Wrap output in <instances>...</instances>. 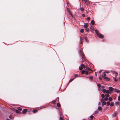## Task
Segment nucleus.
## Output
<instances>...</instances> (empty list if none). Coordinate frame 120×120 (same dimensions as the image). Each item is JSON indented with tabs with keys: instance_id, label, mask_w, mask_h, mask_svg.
I'll return each mask as SVG.
<instances>
[{
	"instance_id": "nucleus-44",
	"label": "nucleus",
	"mask_w": 120,
	"mask_h": 120,
	"mask_svg": "<svg viewBox=\"0 0 120 120\" xmlns=\"http://www.w3.org/2000/svg\"><path fill=\"white\" fill-rule=\"evenodd\" d=\"M68 12L69 14L70 15H71L72 16V15L71 14V13L70 11H68Z\"/></svg>"
},
{
	"instance_id": "nucleus-55",
	"label": "nucleus",
	"mask_w": 120,
	"mask_h": 120,
	"mask_svg": "<svg viewBox=\"0 0 120 120\" xmlns=\"http://www.w3.org/2000/svg\"><path fill=\"white\" fill-rule=\"evenodd\" d=\"M95 75L96 76H97V73L96 72H95Z\"/></svg>"
},
{
	"instance_id": "nucleus-57",
	"label": "nucleus",
	"mask_w": 120,
	"mask_h": 120,
	"mask_svg": "<svg viewBox=\"0 0 120 120\" xmlns=\"http://www.w3.org/2000/svg\"><path fill=\"white\" fill-rule=\"evenodd\" d=\"M67 5L68 6V4H69V2H67Z\"/></svg>"
},
{
	"instance_id": "nucleus-45",
	"label": "nucleus",
	"mask_w": 120,
	"mask_h": 120,
	"mask_svg": "<svg viewBox=\"0 0 120 120\" xmlns=\"http://www.w3.org/2000/svg\"><path fill=\"white\" fill-rule=\"evenodd\" d=\"M60 120H64L62 117H60Z\"/></svg>"
},
{
	"instance_id": "nucleus-25",
	"label": "nucleus",
	"mask_w": 120,
	"mask_h": 120,
	"mask_svg": "<svg viewBox=\"0 0 120 120\" xmlns=\"http://www.w3.org/2000/svg\"><path fill=\"white\" fill-rule=\"evenodd\" d=\"M97 86L99 88H100L101 86V85L100 83H98L97 84Z\"/></svg>"
},
{
	"instance_id": "nucleus-36",
	"label": "nucleus",
	"mask_w": 120,
	"mask_h": 120,
	"mask_svg": "<svg viewBox=\"0 0 120 120\" xmlns=\"http://www.w3.org/2000/svg\"><path fill=\"white\" fill-rule=\"evenodd\" d=\"M90 30H93L94 29V27L92 26H91L90 27Z\"/></svg>"
},
{
	"instance_id": "nucleus-42",
	"label": "nucleus",
	"mask_w": 120,
	"mask_h": 120,
	"mask_svg": "<svg viewBox=\"0 0 120 120\" xmlns=\"http://www.w3.org/2000/svg\"><path fill=\"white\" fill-rule=\"evenodd\" d=\"M105 73H109L110 72V71H106L105 72Z\"/></svg>"
},
{
	"instance_id": "nucleus-40",
	"label": "nucleus",
	"mask_w": 120,
	"mask_h": 120,
	"mask_svg": "<svg viewBox=\"0 0 120 120\" xmlns=\"http://www.w3.org/2000/svg\"><path fill=\"white\" fill-rule=\"evenodd\" d=\"M74 79H71L69 81V82H71Z\"/></svg>"
},
{
	"instance_id": "nucleus-28",
	"label": "nucleus",
	"mask_w": 120,
	"mask_h": 120,
	"mask_svg": "<svg viewBox=\"0 0 120 120\" xmlns=\"http://www.w3.org/2000/svg\"><path fill=\"white\" fill-rule=\"evenodd\" d=\"M113 79L114 80L115 82H117V80L116 79V78L115 77H113Z\"/></svg>"
},
{
	"instance_id": "nucleus-17",
	"label": "nucleus",
	"mask_w": 120,
	"mask_h": 120,
	"mask_svg": "<svg viewBox=\"0 0 120 120\" xmlns=\"http://www.w3.org/2000/svg\"><path fill=\"white\" fill-rule=\"evenodd\" d=\"M37 111V110L36 109H33L32 110V112L33 113H35Z\"/></svg>"
},
{
	"instance_id": "nucleus-1",
	"label": "nucleus",
	"mask_w": 120,
	"mask_h": 120,
	"mask_svg": "<svg viewBox=\"0 0 120 120\" xmlns=\"http://www.w3.org/2000/svg\"><path fill=\"white\" fill-rule=\"evenodd\" d=\"M95 32L97 36L99 38H104L103 36L101 34L99 33L97 29L95 30Z\"/></svg>"
},
{
	"instance_id": "nucleus-32",
	"label": "nucleus",
	"mask_w": 120,
	"mask_h": 120,
	"mask_svg": "<svg viewBox=\"0 0 120 120\" xmlns=\"http://www.w3.org/2000/svg\"><path fill=\"white\" fill-rule=\"evenodd\" d=\"M102 104H103L104 105H105L106 104V101H104V102H103L102 103Z\"/></svg>"
},
{
	"instance_id": "nucleus-12",
	"label": "nucleus",
	"mask_w": 120,
	"mask_h": 120,
	"mask_svg": "<svg viewBox=\"0 0 120 120\" xmlns=\"http://www.w3.org/2000/svg\"><path fill=\"white\" fill-rule=\"evenodd\" d=\"M91 23L92 25H94L95 24L94 21V20H92L91 22Z\"/></svg>"
},
{
	"instance_id": "nucleus-38",
	"label": "nucleus",
	"mask_w": 120,
	"mask_h": 120,
	"mask_svg": "<svg viewBox=\"0 0 120 120\" xmlns=\"http://www.w3.org/2000/svg\"><path fill=\"white\" fill-rule=\"evenodd\" d=\"M15 112L16 113H19V111L18 110H16L15 111Z\"/></svg>"
},
{
	"instance_id": "nucleus-16",
	"label": "nucleus",
	"mask_w": 120,
	"mask_h": 120,
	"mask_svg": "<svg viewBox=\"0 0 120 120\" xmlns=\"http://www.w3.org/2000/svg\"><path fill=\"white\" fill-rule=\"evenodd\" d=\"M114 105V103L113 102H112L111 103L110 105L112 107Z\"/></svg>"
},
{
	"instance_id": "nucleus-18",
	"label": "nucleus",
	"mask_w": 120,
	"mask_h": 120,
	"mask_svg": "<svg viewBox=\"0 0 120 120\" xmlns=\"http://www.w3.org/2000/svg\"><path fill=\"white\" fill-rule=\"evenodd\" d=\"M112 98L111 97H109V100L110 101H111L112 100Z\"/></svg>"
},
{
	"instance_id": "nucleus-58",
	"label": "nucleus",
	"mask_w": 120,
	"mask_h": 120,
	"mask_svg": "<svg viewBox=\"0 0 120 120\" xmlns=\"http://www.w3.org/2000/svg\"><path fill=\"white\" fill-rule=\"evenodd\" d=\"M101 103H100V102H99V103H98V105H100L101 104Z\"/></svg>"
},
{
	"instance_id": "nucleus-60",
	"label": "nucleus",
	"mask_w": 120,
	"mask_h": 120,
	"mask_svg": "<svg viewBox=\"0 0 120 120\" xmlns=\"http://www.w3.org/2000/svg\"><path fill=\"white\" fill-rule=\"evenodd\" d=\"M86 12L87 13H88V11H87L86 10Z\"/></svg>"
},
{
	"instance_id": "nucleus-39",
	"label": "nucleus",
	"mask_w": 120,
	"mask_h": 120,
	"mask_svg": "<svg viewBox=\"0 0 120 120\" xmlns=\"http://www.w3.org/2000/svg\"><path fill=\"white\" fill-rule=\"evenodd\" d=\"M98 110H96L95 111V114H97L98 113Z\"/></svg>"
},
{
	"instance_id": "nucleus-21",
	"label": "nucleus",
	"mask_w": 120,
	"mask_h": 120,
	"mask_svg": "<svg viewBox=\"0 0 120 120\" xmlns=\"http://www.w3.org/2000/svg\"><path fill=\"white\" fill-rule=\"evenodd\" d=\"M57 106L58 107H60V103H57Z\"/></svg>"
},
{
	"instance_id": "nucleus-6",
	"label": "nucleus",
	"mask_w": 120,
	"mask_h": 120,
	"mask_svg": "<svg viewBox=\"0 0 120 120\" xmlns=\"http://www.w3.org/2000/svg\"><path fill=\"white\" fill-rule=\"evenodd\" d=\"M109 89L110 91H113L114 88H112V87L110 86L109 87Z\"/></svg>"
},
{
	"instance_id": "nucleus-14",
	"label": "nucleus",
	"mask_w": 120,
	"mask_h": 120,
	"mask_svg": "<svg viewBox=\"0 0 120 120\" xmlns=\"http://www.w3.org/2000/svg\"><path fill=\"white\" fill-rule=\"evenodd\" d=\"M85 71L83 70L81 71V73L82 74H85Z\"/></svg>"
},
{
	"instance_id": "nucleus-22",
	"label": "nucleus",
	"mask_w": 120,
	"mask_h": 120,
	"mask_svg": "<svg viewBox=\"0 0 120 120\" xmlns=\"http://www.w3.org/2000/svg\"><path fill=\"white\" fill-rule=\"evenodd\" d=\"M104 100L105 101H107L108 100V98L105 97L104 99Z\"/></svg>"
},
{
	"instance_id": "nucleus-11",
	"label": "nucleus",
	"mask_w": 120,
	"mask_h": 120,
	"mask_svg": "<svg viewBox=\"0 0 120 120\" xmlns=\"http://www.w3.org/2000/svg\"><path fill=\"white\" fill-rule=\"evenodd\" d=\"M98 109L99 111H100L102 109V108L100 106H99L98 107Z\"/></svg>"
},
{
	"instance_id": "nucleus-31",
	"label": "nucleus",
	"mask_w": 120,
	"mask_h": 120,
	"mask_svg": "<svg viewBox=\"0 0 120 120\" xmlns=\"http://www.w3.org/2000/svg\"><path fill=\"white\" fill-rule=\"evenodd\" d=\"M80 10L81 11H82L84 10V9L83 7H81L80 8Z\"/></svg>"
},
{
	"instance_id": "nucleus-19",
	"label": "nucleus",
	"mask_w": 120,
	"mask_h": 120,
	"mask_svg": "<svg viewBox=\"0 0 120 120\" xmlns=\"http://www.w3.org/2000/svg\"><path fill=\"white\" fill-rule=\"evenodd\" d=\"M107 106H109L110 105V102L109 101H107Z\"/></svg>"
},
{
	"instance_id": "nucleus-10",
	"label": "nucleus",
	"mask_w": 120,
	"mask_h": 120,
	"mask_svg": "<svg viewBox=\"0 0 120 120\" xmlns=\"http://www.w3.org/2000/svg\"><path fill=\"white\" fill-rule=\"evenodd\" d=\"M84 0L87 4H89V2L88 0Z\"/></svg>"
},
{
	"instance_id": "nucleus-54",
	"label": "nucleus",
	"mask_w": 120,
	"mask_h": 120,
	"mask_svg": "<svg viewBox=\"0 0 120 120\" xmlns=\"http://www.w3.org/2000/svg\"><path fill=\"white\" fill-rule=\"evenodd\" d=\"M52 102H53V104H54L55 103V100H53V101H52Z\"/></svg>"
},
{
	"instance_id": "nucleus-30",
	"label": "nucleus",
	"mask_w": 120,
	"mask_h": 120,
	"mask_svg": "<svg viewBox=\"0 0 120 120\" xmlns=\"http://www.w3.org/2000/svg\"><path fill=\"white\" fill-rule=\"evenodd\" d=\"M106 93H109V90H106Z\"/></svg>"
},
{
	"instance_id": "nucleus-35",
	"label": "nucleus",
	"mask_w": 120,
	"mask_h": 120,
	"mask_svg": "<svg viewBox=\"0 0 120 120\" xmlns=\"http://www.w3.org/2000/svg\"><path fill=\"white\" fill-rule=\"evenodd\" d=\"M104 99H103V98H102V99H101V103H102L103 102H104Z\"/></svg>"
},
{
	"instance_id": "nucleus-51",
	"label": "nucleus",
	"mask_w": 120,
	"mask_h": 120,
	"mask_svg": "<svg viewBox=\"0 0 120 120\" xmlns=\"http://www.w3.org/2000/svg\"><path fill=\"white\" fill-rule=\"evenodd\" d=\"M105 88V87L104 86H101V88L102 89H103Z\"/></svg>"
},
{
	"instance_id": "nucleus-50",
	"label": "nucleus",
	"mask_w": 120,
	"mask_h": 120,
	"mask_svg": "<svg viewBox=\"0 0 120 120\" xmlns=\"http://www.w3.org/2000/svg\"><path fill=\"white\" fill-rule=\"evenodd\" d=\"M82 16L83 17H85V15L84 14H82Z\"/></svg>"
},
{
	"instance_id": "nucleus-62",
	"label": "nucleus",
	"mask_w": 120,
	"mask_h": 120,
	"mask_svg": "<svg viewBox=\"0 0 120 120\" xmlns=\"http://www.w3.org/2000/svg\"><path fill=\"white\" fill-rule=\"evenodd\" d=\"M104 105L103 104H102V106H104Z\"/></svg>"
},
{
	"instance_id": "nucleus-34",
	"label": "nucleus",
	"mask_w": 120,
	"mask_h": 120,
	"mask_svg": "<svg viewBox=\"0 0 120 120\" xmlns=\"http://www.w3.org/2000/svg\"><path fill=\"white\" fill-rule=\"evenodd\" d=\"M79 69L80 70H82V66H79Z\"/></svg>"
},
{
	"instance_id": "nucleus-63",
	"label": "nucleus",
	"mask_w": 120,
	"mask_h": 120,
	"mask_svg": "<svg viewBox=\"0 0 120 120\" xmlns=\"http://www.w3.org/2000/svg\"><path fill=\"white\" fill-rule=\"evenodd\" d=\"M6 120H9V119H8V118H7L6 119Z\"/></svg>"
},
{
	"instance_id": "nucleus-26",
	"label": "nucleus",
	"mask_w": 120,
	"mask_h": 120,
	"mask_svg": "<svg viewBox=\"0 0 120 120\" xmlns=\"http://www.w3.org/2000/svg\"><path fill=\"white\" fill-rule=\"evenodd\" d=\"M105 95L104 94H101V97L102 98H103L105 97Z\"/></svg>"
},
{
	"instance_id": "nucleus-15",
	"label": "nucleus",
	"mask_w": 120,
	"mask_h": 120,
	"mask_svg": "<svg viewBox=\"0 0 120 120\" xmlns=\"http://www.w3.org/2000/svg\"><path fill=\"white\" fill-rule=\"evenodd\" d=\"M86 31L87 32H89L90 31V29L89 28H86L85 29Z\"/></svg>"
},
{
	"instance_id": "nucleus-13",
	"label": "nucleus",
	"mask_w": 120,
	"mask_h": 120,
	"mask_svg": "<svg viewBox=\"0 0 120 120\" xmlns=\"http://www.w3.org/2000/svg\"><path fill=\"white\" fill-rule=\"evenodd\" d=\"M109 93H107L105 94V96L106 97L108 98V97H109Z\"/></svg>"
},
{
	"instance_id": "nucleus-46",
	"label": "nucleus",
	"mask_w": 120,
	"mask_h": 120,
	"mask_svg": "<svg viewBox=\"0 0 120 120\" xmlns=\"http://www.w3.org/2000/svg\"><path fill=\"white\" fill-rule=\"evenodd\" d=\"M87 69L88 70H90V71H92V70L91 69H90V68L89 67H87Z\"/></svg>"
},
{
	"instance_id": "nucleus-52",
	"label": "nucleus",
	"mask_w": 120,
	"mask_h": 120,
	"mask_svg": "<svg viewBox=\"0 0 120 120\" xmlns=\"http://www.w3.org/2000/svg\"><path fill=\"white\" fill-rule=\"evenodd\" d=\"M99 79L100 80H102V78L101 77H99Z\"/></svg>"
},
{
	"instance_id": "nucleus-56",
	"label": "nucleus",
	"mask_w": 120,
	"mask_h": 120,
	"mask_svg": "<svg viewBox=\"0 0 120 120\" xmlns=\"http://www.w3.org/2000/svg\"><path fill=\"white\" fill-rule=\"evenodd\" d=\"M105 72L104 73V75L105 76H106L107 75L105 73Z\"/></svg>"
},
{
	"instance_id": "nucleus-48",
	"label": "nucleus",
	"mask_w": 120,
	"mask_h": 120,
	"mask_svg": "<svg viewBox=\"0 0 120 120\" xmlns=\"http://www.w3.org/2000/svg\"><path fill=\"white\" fill-rule=\"evenodd\" d=\"M86 73H85V75H87L88 74V71H85Z\"/></svg>"
},
{
	"instance_id": "nucleus-20",
	"label": "nucleus",
	"mask_w": 120,
	"mask_h": 120,
	"mask_svg": "<svg viewBox=\"0 0 120 120\" xmlns=\"http://www.w3.org/2000/svg\"><path fill=\"white\" fill-rule=\"evenodd\" d=\"M115 104L116 105H119V102L118 101H116L115 102Z\"/></svg>"
},
{
	"instance_id": "nucleus-47",
	"label": "nucleus",
	"mask_w": 120,
	"mask_h": 120,
	"mask_svg": "<svg viewBox=\"0 0 120 120\" xmlns=\"http://www.w3.org/2000/svg\"><path fill=\"white\" fill-rule=\"evenodd\" d=\"M78 75L77 74H75V75L74 77H76L78 76Z\"/></svg>"
},
{
	"instance_id": "nucleus-33",
	"label": "nucleus",
	"mask_w": 120,
	"mask_h": 120,
	"mask_svg": "<svg viewBox=\"0 0 120 120\" xmlns=\"http://www.w3.org/2000/svg\"><path fill=\"white\" fill-rule=\"evenodd\" d=\"M83 30H84V29H81V30H80V31L81 32V33H83Z\"/></svg>"
},
{
	"instance_id": "nucleus-49",
	"label": "nucleus",
	"mask_w": 120,
	"mask_h": 120,
	"mask_svg": "<svg viewBox=\"0 0 120 120\" xmlns=\"http://www.w3.org/2000/svg\"><path fill=\"white\" fill-rule=\"evenodd\" d=\"M81 66H82V67H84V64H81Z\"/></svg>"
},
{
	"instance_id": "nucleus-27",
	"label": "nucleus",
	"mask_w": 120,
	"mask_h": 120,
	"mask_svg": "<svg viewBox=\"0 0 120 120\" xmlns=\"http://www.w3.org/2000/svg\"><path fill=\"white\" fill-rule=\"evenodd\" d=\"M17 109H18V110L21 111L22 110V109L20 107H17Z\"/></svg>"
},
{
	"instance_id": "nucleus-8",
	"label": "nucleus",
	"mask_w": 120,
	"mask_h": 120,
	"mask_svg": "<svg viewBox=\"0 0 120 120\" xmlns=\"http://www.w3.org/2000/svg\"><path fill=\"white\" fill-rule=\"evenodd\" d=\"M84 39L85 41L87 42H89V40L87 39V37L85 36L84 37Z\"/></svg>"
},
{
	"instance_id": "nucleus-7",
	"label": "nucleus",
	"mask_w": 120,
	"mask_h": 120,
	"mask_svg": "<svg viewBox=\"0 0 120 120\" xmlns=\"http://www.w3.org/2000/svg\"><path fill=\"white\" fill-rule=\"evenodd\" d=\"M113 91L115 92H116L117 93H119V90H118L117 89H114Z\"/></svg>"
},
{
	"instance_id": "nucleus-37",
	"label": "nucleus",
	"mask_w": 120,
	"mask_h": 120,
	"mask_svg": "<svg viewBox=\"0 0 120 120\" xmlns=\"http://www.w3.org/2000/svg\"><path fill=\"white\" fill-rule=\"evenodd\" d=\"M118 100L119 101H120V95H119L118 97Z\"/></svg>"
},
{
	"instance_id": "nucleus-61",
	"label": "nucleus",
	"mask_w": 120,
	"mask_h": 120,
	"mask_svg": "<svg viewBox=\"0 0 120 120\" xmlns=\"http://www.w3.org/2000/svg\"><path fill=\"white\" fill-rule=\"evenodd\" d=\"M82 41L80 42V44H81L82 43Z\"/></svg>"
},
{
	"instance_id": "nucleus-23",
	"label": "nucleus",
	"mask_w": 120,
	"mask_h": 120,
	"mask_svg": "<svg viewBox=\"0 0 120 120\" xmlns=\"http://www.w3.org/2000/svg\"><path fill=\"white\" fill-rule=\"evenodd\" d=\"M103 92L104 93H105L106 92V90L105 89H103L102 90Z\"/></svg>"
},
{
	"instance_id": "nucleus-64",
	"label": "nucleus",
	"mask_w": 120,
	"mask_h": 120,
	"mask_svg": "<svg viewBox=\"0 0 120 120\" xmlns=\"http://www.w3.org/2000/svg\"><path fill=\"white\" fill-rule=\"evenodd\" d=\"M119 93L120 94V90H119Z\"/></svg>"
},
{
	"instance_id": "nucleus-29",
	"label": "nucleus",
	"mask_w": 120,
	"mask_h": 120,
	"mask_svg": "<svg viewBox=\"0 0 120 120\" xmlns=\"http://www.w3.org/2000/svg\"><path fill=\"white\" fill-rule=\"evenodd\" d=\"M90 118L91 119H90V120H91V119H92L93 118V117H94V116L92 115H91L90 116Z\"/></svg>"
},
{
	"instance_id": "nucleus-53",
	"label": "nucleus",
	"mask_w": 120,
	"mask_h": 120,
	"mask_svg": "<svg viewBox=\"0 0 120 120\" xmlns=\"http://www.w3.org/2000/svg\"><path fill=\"white\" fill-rule=\"evenodd\" d=\"M67 10L68 11H70L69 9L68 8H67Z\"/></svg>"
},
{
	"instance_id": "nucleus-41",
	"label": "nucleus",
	"mask_w": 120,
	"mask_h": 120,
	"mask_svg": "<svg viewBox=\"0 0 120 120\" xmlns=\"http://www.w3.org/2000/svg\"><path fill=\"white\" fill-rule=\"evenodd\" d=\"M93 78V77L92 76H90L89 78H90L91 79V81H92L93 80V79H92Z\"/></svg>"
},
{
	"instance_id": "nucleus-3",
	"label": "nucleus",
	"mask_w": 120,
	"mask_h": 120,
	"mask_svg": "<svg viewBox=\"0 0 120 120\" xmlns=\"http://www.w3.org/2000/svg\"><path fill=\"white\" fill-rule=\"evenodd\" d=\"M118 112L117 111H115L114 114L112 115V118H114L117 115Z\"/></svg>"
},
{
	"instance_id": "nucleus-5",
	"label": "nucleus",
	"mask_w": 120,
	"mask_h": 120,
	"mask_svg": "<svg viewBox=\"0 0 120 120\" xmlns=\"http://www.w3.org/2000/svg\"><path fill=\"white\" fill-rule=\"evenodd\" d=\"M27 109H24L22 111V112L23 113V114H25V113L26 112H27Z\"/></svg>"
},
{
	"instance_id": "nucleus-4",
	"label": "nucleus",
	"mask_w": 120,
	"mask_h": 120,
	"mask_svg": "<svg viewBox=\"0 0 120 120\" xmlns=\"http://www.w3.org/2000/svg\"><path fill=\"white\" fill-rule=\"evenodd\" d=\"M102 77H103L107 81H109L110 80V79L109 78L106 76H104L103 75H102Z\"/></svg>"
},
{
	"instance_id": "nucleus-59",
	"label": "nucleus",
	"mask_w": 120,
	"mask_h": 120,
	"mask_svg": "<svg viewBox=\"0 0 120 120\" xmlns=\"http://www.w3.org/2000/svg\"><path fill=\"white\" fill-rule=\"evenodd\" d=\"M102 71V70H101V71H100L99 72V73H100Z\"/></svg>"
},
{
	"instance_id": "nucleus-9",
	"label": "nucleus",
	"mask_w": 120,
	"mask_h": 120,
	"mask_svg": "<svg viewBox=\"0 0 120 120\" xmlns=\"http://www.w3.org/2000/svg\"><path fill=\"white\" fill-rule=\"evenodd\" d=\"M88 24L87 23H84V27L86 29L88 27Z\"/></svg>"
},
{
	"instance_id": "nucleus-43",
	"label": "nucleus",
	"mask_w": 120,
	"mask_h": 120,
	"mask_svg": "<svg viewBox=\"0 0 120 120\" xmlns=\"http://www.w3.org/2000/svg\"><path fill=\"white\" fill-rule=\"evenodd\" d=\"M87 20H90V17H88L87 18Z\"/></svg>"
},
{
	"instance_id": "nucleus-24",
	"label": "nucleus",
	"mask_w": 120,
	"mask_h": 120,
	"mask_svg": "<svg viewBox=\"0 0 120 120\" xmlns=\"http://www.w3.org/2000/svg\"><path fill=\"white\" fill-rule=\"evenodd\" d=\"M112 72L113 73L115 72L116 73V75H115L116 76H117L118 75V73L116 71H113Z\"/></svg>"
},
{
	"instance_id": "nucleus-2",
	"label": "nucleus",
	"mask_w": 120,
	"mask_h": 120,
	"mask_svg": "<svg viewBox=\"0 0 120 120\" xmlns=\"http://www.w3.org/2000/svg\"><path fill=\"white\" fill-rule=\"evenodd\" d=\"M80 54L81 56L82 59V60L84 59L85 57L84 56V53L82 52V50L81 49L80 50Z\"/></svg>"
}]
</instances>
